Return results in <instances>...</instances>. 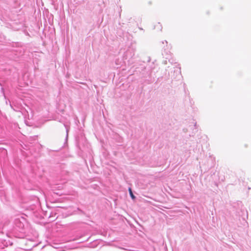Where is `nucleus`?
Returning <instances> with one entry per match:
<instances>
[{"instance_id": "nucleus-5", "label": "nucleus", "mask_w": 251, "mask_h": 251, "mask_svg": "<svg viewBox=\"0 0 251 251\" xmlns=\"http://www.w3.org/2000/svg\"><path fill=\"white\" fill-rule=\"evenodd\" d=\"M154 28H157L160 30H161L162 28L161 25H160V23H158V24L155 26Z\"/></svg>"}, {"instance_id": "nucleus-6", "label": "nucleus", "mask_w": 251, "mask_h": 251, "mask_svg": "<svg viewBox=\"0 0 251 251\" xmlns=\"http://www.w3.org/2000/svg\"><path fill=\"white\" fill-rule=\"evenodd\" d=\"M65 126L66 129V133H67L66 137V140H67L68 136L69 127L66 125H65Z\"/></svg>"}, {"instance_id": "nucleus-3", "label": "nucleus", "mask_w": 251, "mask_h": 251, "mask_svg": "<svg viewBox=\"0 0 251 251\" xmlns=\"http://www.w3.org/2000/svg\"><path fill=\"white\" fill-rule=\"evenodd\" d=\"M128 191H129V194H130V196L131 197L132 199H133V200L135 199V197L133 195V193L132 192L131 189L130 188H129Z\"/></svg>"}, {"instance_id": "nucleus-7", "label": "nucleus", "mask_w": 251, "mask_h": 251, "mask_svg": "<svg viewBox=\"0 0 251 251\" xmlns=\"http://www.w3.org/2000/svg\"><path fill=\"white\" fill-rule=\"evenodd\" d=\"M176 71L179 74H180V68H177Z\"/></svg>"}, {"instance_id": "nucleus-2", "label": "nucleus", "mask_w": 251, "mask_h": 251, "mask_svg": "<svg viewBox=\"0 0 251 251\" xmlns=\"http://www.w3.org/2000/svg\"><path fill=\"white\" fill-rule=\"evenodd\" d=\"M135 50L133 49L128 50L124 54V58L125 59H127L128 58H131L134 55Z\"/></svg>"}, {"instance_id": "nucleus-1", "label": "nucleus", "mask_w": 251, "mask_h": 251, "mask_svg": "<svg viewBox=\"0 0 251 251\" xmlns=\"http://www.w3.org/2000/svg\"><path fill=\"white\" fill-rule=\"evenodd\" d=\"M15 228L19 232H22L27 225L26 221L23 217L17 218L14 221Z\"/></svg>"}, {"instance_id": "nucleus-4", "label": "nucleus", "mask_w": 251, "mask_h": 251, "mask_svg": "<svg viewBox=\"0 0 251 251\" xmlns=\"http://www.w3.org/2000/svg\"><path fill=\"white\" fill-rule=\"evenodd\" d=\"M0 152L3 155L7 154V151L4 149H0Z\"/></svg>"}]
</instances>
